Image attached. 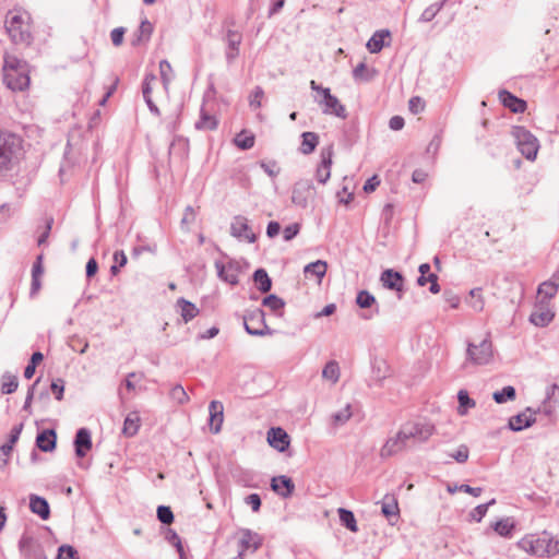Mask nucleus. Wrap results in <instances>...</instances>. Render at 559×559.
<instances>
[{"label":"nucleus","instance_id":"1","mask_svg":"<svg viewBox=\"0 0 559 559\" xmlns=\"http://www.w3.org/2000/svg\"><path fill=\"white\" fill-rule=\"evenodd\" d=\"M435 431V427L426 421H408L401 426L394 437L389 438L380 450V456L386 459L403 450L427 441Z\"/></svg>","mask_w":559,"mask_h":559},{"label":"nucleus","instance_id":"2","mask_svg":"<svg viewBox=\"0 0 559 559\" xmlns=\"http://www.w3.org/2000/svg\"><path fill=\"white\" fill-rule=\"evenodd\" d=\"M23 139L9 131H0V176L13 171L24 157Z\"/></svg>","mask_w":559,"mask_h":559},{"label":"nucleus","instance_id":"3","mask_svg":"<svg viewBox=\"0 0 559 559\" xmlns=\"http://www.w3.org/2000/svg\"><path fill=\"white\" fill-rule=\"evenodd\" d=\"M29 66L14 57L7 56L3 64V81L12 91H25L31 85Z\"/></svg>","mask_w":559,"mask_h":559},{"label":"nucleus","instance_id":"4","mask_svg":"<svg viewBox=\"0 0 559 559\" xmlns=\"http://www.w3.org/2000/svg\"><path fill=\"white\" fill-rule=\"evenodd\" d=\"M5 28L8 31L9 36L15 44L27 46L32 44V19L29 13H27L26 11H10L7 15Z\"/></svg>","mask_w":559,"mask_h":559},{"label":"nucleus","instance_id":"5","mask_svg":"<svg viewBox=\"0 0 559 559\" xmlns=\"http://www.w3.org/2000/svg\"><path fill=\"white\" fill-rule=\"evenodd\" d=\"M518 546L534 556H555L559 552V540H554L551 534L530 535L522 538Z\"/></svg>","mask_w":559,"mask_h":559},{"label":"nucleus","instance_id":"6","mask_svg":"<svg viewBox=\"0 0 559 559\" xmlns=\"http://www.w3.org/2000/svg\"><path fill=\"white\" fill-rule=\"evenodd\" d=\"M309 85L310 88L317 93L314 102L321 106L324 115H333L342 119L347 117L345 106L331 93L329 87L318 84L314 80H311Z\"/></svg>","mask_w":559,"mask_h":559},{"label":"nucleus","instance_id":"7","mask_svg":"<svg viewBox=\"0 0 559 559\" xmlns=\"http://www.w3.org/2000/svg\"><path fill=\"white\" fill-rule=\"evenodd\" d=\"M512 135L521 154L528 160H535L539 148L537 138L522 126L513 127Z\"/></svg>","mask_w":559,"mask_h":559},{"label":"nucleus","instance_id":"8","mask_svg":"<svg viewBox=\"0 0 559 559\" xmlns=\"http://www.w3.org/2000/svg\"><path fill=\"white\" fill-rule=\"evenodd\" d=\"M242 323L246 332L253 336L272 335L273 330L265 322V313L260 308L247 310L242 316Z\"/></svg>","mask_w":559,"mask_h":559},{"label":"nucleus","instance_id":"9","mask_svg":"<svg viewBox=\"0 0 559 559\" xmlns=\"http://www.w3.org/2000/svg\"><path fill=\"white\" fill-rule=\"evenodd\" d=\"M492 358V343L489 338L483 340L478 345L467 344L466 361L474 365H487Z\"/></svg>","mask_w":559,"mask_h":559},{"label":"nucleus","instance_id":"10","mask_svg":"<svg viewBox=\"0 0 559 559\" xmlns=\"http://www.w3.org/2000/svg\"><path fill=\"white\" fill-rule=\"evenodd\" d=\"M316 197V189L311 180L300 179L295 182L292 191V202L301 209L308 207Z\"/></svg>","mask_w":559,"mask_h":559},{"label":"nucleus","instance_id":"11","mask_svg":"<svg viewBox=\"0 0 559 559\" xmlns=\"http://www.w3.org/2000/svg\"><path fill=\"white\" fill-rule=\"evenodd\" d=\"M371 365V373L367 381V385L369 388H381L383 386V381L391 377V369L388 362L378 357H373L370 361Z\"/></svg>","mask_w":559,"mask_h":559},{"label":"nucleus","instance_id":"12","mask_svg":"<svg viewBox=\"0 0 559 559\" xmlns=\"http://www.w3.org/2000/svg\"><path fill=\"white\" fill-rule=\"evenodd\" d=\"M334 145L329 144L321 148L320 158L321 162L316 170V179L319 183H326L331 177V167L333 164Z\"/></svg>","mask_w":559,"mask_h":559},{"label":"nucleus","instance_id":"13","mask_svg":"<svg viewBox=\"0 0 559 559\" xmlns=\"http://www.w3.org/2000/svg\"><path fill=\"white\" fill-rule=\"evenodd\" d=\"M73 445L76 457L83 459L92 449L91 431L85 427L78 429L74 436Z\"/></svg>","mask_w":559,"mask_h":559},{"label":"nucleus","instance_id":"14","mask_svg":"<svg viewBox=\"0 0 559 559\" xmlns=\"http://www.w3.org/2000/svg\"><path fill=\"white\" fill-rule=\"evenodd\" d=\"M230 233L236 238H243L248 242L253 243L257 241V235L251 231L248 219L243 216H236L230 226Z\"/></svg>","mask_w":559,"mask_h":559},{"label":"nucleus","instance_id":"15","mask_svg":"<svg viewBox=\"0 0 559 559\" xmlns=\"http://www.w3.org/2000/svg\"><path fill=\"white\" fill-rule=\"evenodd\" d=\"M498 96L503 107L514 114H523L527 108V104L524 99L515 96L507 90H500Z\"/></svg>","mask_w":559,"mask_h":559},{"label":"nucleus","instance_id":"16","mask_svg":"<svg viewBox=\"0 0 559 559\" xmlns=\"http://www.w3.org/2000/svg\"><path fill=\"white\" fill-rule=\"evenodd\" d=\"M380 281L383 287L390 290L402 293L404 290V276L401 272L386 269L381 273Z\"/></svg>","mask_w":559,"mask_h":559},{"label":"nucleus","instance_id":"17","mask_svg":"<svg viewBox=\"0 0 559 559\" xmlns=\"http://www.w3.org/2000/svg\"><path fill=\"white\" fill-rule=\"evenodd\" d=\"M267 442L278 452H284L288 449L290 440L288 433L283 428L272 427L267 431Z\"/></svg>","mask_w":559,"mask_h":559},{"label":"nucleus","instance_id":"18","mask_svg":"<svg viewBox=\"0 0 559 559\" xmlns=\"http://www.w3.org/2000/svg\"><path fill=\"white\" fill-rule=\"evenodd\" d=\"M225 40L227 43V49L225 52L226 61L231 64L234 60L239 56V47L242 41V35L234 29L226 32Z\"/></svg>","mask_w":559,"mask_h":559},{"label":"nucleus","instance_id":"19","mask_svg":"<svg viewBox=\"0 0 559 559\" xmlns=\"http://www.w3.org/2000/svg\"><path fill=\"white\" fill-rule=\"evenodd\" d=\"M536 421L535 413L531 412V408H526L525 412L519 413L515 416H512L509 419L508 428L512 431H522L531 426H533Z\"/></svg>","mask_w":559,"mask_h":559},{"label":"nucleus","instance_id":"20","mask_svg":"<svg viewBox=\"0 0 559 559\" xmlns=\"http://www.w3.org/2000/svg\"><path fill=\"white\" fill-rule=\"evenodd\" d=\"M57 447V432L53 428L37 429V450L53 452Z\"/></svg>","mask_w":559,"mask_h":559},{"label":"nucleus","instance_id":"21","mask_svg":"<svg viewBox=\"0 0 559 559\" xmlns=\"http://www.w3.org/2000/svg\"><path fill=\"white\" fill-rule=\"evenodd\" d=\"M271 489L282 498H288L295 490L293 479L286 475L274 476L271 479Z\"/></svg>","mask_w":559,"mask_h":559},{"label":"nucleus","instance_id":"22","mask_svg":"<svg viewBox=\"0 0 559 559\" xmlns=\"http://www.w3.org/2000/svg\"><path fill=\"white\" fill-rule=\"evenodd\" d=\"M209 425L210 430L213 433H218L222 429V424L224 420V406L219 401H212L209 405Z\"/></svg>","mask_w":559,"mask_h":559},{"label":"nucleus","instance_id":"23","mask_svg":"<svg viewBox=\"0 0 559 559\" xmlns=\"http://www.w3.org/2000/svg\"><path fill=\"white\" fill-rule=\"evenodd\" d=\"M391 33L389 29H380L373 33V35L367 41V49L371 53L380 52L384 46H389V43H385V38H389Z\"/></svg>","mask_w":559,"mask_h":559},{"label":"nucleus","instance_id":"24","mask_svg":"<svg viewBox=\"0 0 559 559\" xmlns=\"http://www.w3.org/2000/svg\"><path fill=\"white\" fill-rule=\"evenodd\" d=\"M555 313L543 304L538 310H535L530 316V322L536 326L545 328L554 320Z\"/></svg>","mask_w":559,"mask_h":559},{"label":"nucleus","instance_id":"25","mask_svg":"<svg viewBox=\"0 0 559 559\" xmlns=\"http://www.w3.org/2000/svg\"><path fill=\"white\" fill-rule=\"evenodd\" d=\"M215 267L217 271V276L230 284V285H237L239 283L238 274L236 273V267L234 262L228 263V271H226V266L222 261H215Z\"/></svg>","mask_w":559,"mask_h":559},{"label":"nucleus","instance_id":"26","mask_svg":"<svg viewBox=\"0 0 559 559\" xmlns=\"http://www.w3.org/2000/svg\"><path fill=\"white\" fill-rule=\"evenodd\" d=\"M176 307L179 309L185 323L194 319L200 312L199 308L193 302L185 299L183 297L177 299Z\"/></svg>","mask_w":559,"mask_h":559},{"label":"nucleus","instance_id":"27","mask_svg":"<svg viewBox=\"0 0 559 559\" xmlns=\"http://www.w3.org/2000/svg\"><path fill=\"white\" fill-rule=\"evenodd\" d=\"M301 144L299 146V152L304 155H309L313 153L319 144V135L312 131H305L300 135Z\"/></svg>","mask_w":559,"mask_h":559},{"label":"nucleus","instance_id":"28","mask_svg":"<svg viewBox=\"0 0 559 559\" xmlns=\"http://www.w3.org/2000/svg\"><path fill=\"white\" fill-rule=\"evenodd\" d=\"M240 551L243 554L245 550L252 549L257 550L262 542L260 536L257 533L251 532L250 530H243L241 532V537L239 540Z\"/></svg>","mask_w":559,"mask_h":559},{"label":"nucleus","instance_id":"29","mask_svg":"<svg viewBox=\"0 0 559 559\" xmlns=\"http://www.w3.org/2000/svg\"><path fill=\"white\" fill-rule=\"evenodd\" d=\"M169 154L178 156L181 160L186 159L189 154V140L181 135H176L170 143Z\"/></svg>","mask_w":559,"mask_h":559},{"label":"nucleus","instance_id":"30","mask_svg":"<svg viewBox=\"0 0 559 559\" xmlns=\"http://www.w3.org/2000/svg\"><path fill=\"white\" fill-rule=\"evenodd\" d=\"M154 27L153 24L148 20H143L138 28V31L133 34V38L131 40L132 46H138L143 41H148Z\"/></svg>","mask_w":559,"mask_h":559},{"label":"nucleus","instance_id":"31","mask_svg":"<svg viewBox=\"0 0 559 559\" xmlns=\"http://www.w3.org/2000/svg\"><path fill=\"white\" fill-rule=\"evenodd\" d=\"M252 278H253V282H254L257 288L262 294H266V293H269L271 290V288H272V280H271V277L269 276L267 272L264 269H262V267L257 269L253 272Z\"/></svg>","mask_w":559,"mask_h":559},{"label":"nucleus","instance_id":"32","mask_svg":"<svg viewBox=\"0 0 559 559\" xmlns=\"http://www.w3.org/2000/svg\"><path fill=\"white\" fill-rule=\"evenodd\" d=\"M491 528L501 537L511 538L515 523L511 518L501 519L491 524Z\"/></svg>","mask_w":559,"mask_h":559},{"label":"nucleus","instance_id":"33","mask_svg":"<svg viewBox=\"0 0 559 559\" xmlns=\"http://www.w3.org/2000/svg\"><path fill=\"white\" fill-rule=\"evenodd\" d=\"M218 126L217 119L209 114L204 107L200 110V118L195 122L194 127L197 130H203V131H212L215 130Z\"/></svg>","mask_w":559,"mask_h":559},{"label":"nucleus","instance_id":"34","mask_svg":"<svg viewBox=\"0 0 559 559\" xmlns=\"http://www.w3.org/2000/svg\"><path fill=\"white\" fill-rule=\"evenodd\" d=\"M341 524L353 533L358 532L357 521L353 511L340 508L337 510Z\"/></svg>","mask_w":559,"mask_h":559},{"label":"nucleus","instance_id":"35","mask_svg":"<svg viewBox=\"0 0 559 559\" xmlns=\"http://www.w3.org/2000/svg\"><path fill=\"white\" fill-rule=\"evenodd\" d=\"M233 142L238 148L247 151L253 147L255 136L253 133L248 132L247 130H242L236 134Z\"/></svg>","mask_w":559,"mask_h":559},{"label":"nucleus","instance_id":"36","mask_svg":"<svg viewBox=\"0 0 559 559\" xmlns=\"http://www.w3.org/2000/svg\"><path fill=\"white\" fill-rule=\"evenodd\" d=\"M328 269V264L325 261L317 260L314 262L308 263L305 269L304 273L306 276H316L319 281L325 275Z\"/></svg>","mask_w":559,"mask_h":559},{"label":"nucleus","instance_id":"37","mask_svg":"<svg viewBox=\"0 0 559 559\" xmlns=\"http://www.w3.org/2000/svg\"><path fill=\"white\" fill-rule=\"evenodd\" d=\"M139 428H140V417L138 416V414L136 413L129 414L123 421L122 433L126 437H133L134 435L138 433Z\"/></svg>","mask_w":559,"mask_h":559},{"label":"nucleus","instance_id":"38","mask_svg":"<svg viewBox=\"0 0 559 559\" xmlns=\"http://www.w3.org/2000/svg\"><path fill=\"white\" fill-rule=\"evenodd\" d=\"M516 397V390L512 385L503 386L501 390L493 392L492 399L497 404H503L513 401Z\"/></svg>","mask_w":559,"mask_h":559},{"label":"nucleus","instance_id":"39","mask_svg":"<svg viewBox=\"0 0 559 559\" xmlns=\"http://www.w3.org/2000/svg\"><path fill=\"white\" fill-rule=\"evenodd\" d=\"M19 381L15 374L5 372L1 377V393L11 394L17 389Z\"/></svg>","mask_w":559,"mask_h":559},{"label":"nucleus","instance_id":"40","mask_svg":"<svg viewBox=\"0 0 559 559\" xmlns=\"http://www.w3.org/2000/svg\"><path fill=\"white\" fill-rule=\"evenodd\" d=\"M445 1L447 0L438 1V2H435V3L430 4L429 7H427L423 11V13L419 17V22L428 23V22L432 21L436 17V15L442 10V8L445 4Z\"/></svg>","mask_w":559,"mask_h":559},{"label":"nucleus","instance_id":"41","mask_svg":"<svg viewBox=\"0 0 559 559\" xmlns=\"http://www.w3.org/2000/svg\"><path fill=\"white\" fill-rule=\"evenodd\" d=\"M545 287H549V290L546 292V299L554 298L559 287V270H557L548 281L539 285V290H545Z\"/></svg>","mask_w":559,"mask_h":559},{"label":"nucleus","instance_id":"42","mask_svg":"<svg viewBox=\"0 0 559 559\" xmlns=\"http://www.w3.org/2000/svg\"><path fill=\"white\" fill-rule=\"evenodd\" d=\"M262 306L267 307L274 313H278L285 307V301L274 294H270L262 299Z\"/></svg>","mask_w":559,"mask_h":559},{"label":"nucleus","instance_id":"43","mask_svg":"<svg viewBox=\"0 0 559 559\" xmlns=\"http://www.w3.org/2000/svg\"><path fill=\"white\" fill-rule=\"evenodd\" d=\"M481 288L475 287L469 292V299H466V302L475 310L481 311L484 309L485 302L481 296Z\"/></svg>","mask_w":559,"mask_h":559},{"label":"nucleus","instance_id":"44","mask_svg":"<svg viewBox=\"0 0 559 559\" xmlns=\"http://www.w3.org/2000/svg\"><path fill=\"white\" fill-rule=\"evenodd\" d=\"M356 304L361 309L371 308L377 304L376 297L368 290H360L356 296Z\"/></svg>","mask_w":559,"mask_h":559},{"label":"nucleus","instance_id":"45","mask_svg":"<svg viewBox=\"0 0 559 559\" xmlns=\"http://www.w3.org/2000/svg\"><path fill=\"white\" fill-rule=\"evenodd\" d=\"M322 377L324 379L331 380L332 382H337L340 378L338 364L335 360L326 362L322 370Z\"/></svg>","mask_w":559,"mask_h":559},{"label":"nucleus","instance_id":"46","mask_svg":"<svg viewBox=\"0 0 559 559\" xmlns=\"http://www.w3.org/2000/svg\"><path fill=\"white\" fill-rule=\"evenodd\" d=\"M169 396L173 401L182 405L189 401V396L181 384H176L170 389Z\"/></svg>","mask_w":559,"mask_h":559},{"label":"nucleus","instance_id":"47","mask_svg":"<svg viewBox=\"0 0 559 559\" xmlns=\"http://www.w3.org/2000/svg\"><path fill=\"white\" fill-rule=\"evenodd\" d=\"M156 515L162 524L169 525L174 522V512L168 506H158Z\"/></svg>","mask_w":559,"mask_h":559},{"label":"nucleus","instance_id":"48","mask_svg":"<svg viewBox=\"0 0 559 559\" xmlns=\"http://www.w3.org/2000/svg\"><path fill=\"white\" fill-rule=\"evenodd\" d=\"M165 539L176 548L177 552L179 554L180 558L182 559L183 545H182V542H181V538L179 537V535L174 530L168 528L166 532V535H165Z\"/></svg>","mask_w":559,"mask_h":559},{"label":"nucleus","instance_id":"49","mask_svg":"<svg viewBox=\"0 0 559 559\" xmlns=\"http://www.w3.org/2000/svg\"><path fill=\"white\" fill-rule=\"evenodd\" d=\"M495 503H496V500L491 499L487 503L478 504L471 511V513H469L471 519L475 522H480L483 520V518L486 515L488 508Z\"/></svg>","mask_w":559,"mask_h":559},{"label":"nucleus","instance_id":"50","mask_svg":"<svg viewBox=\"0 0 559 559\" xmlns=\"http://www.w3.org/2000/svg\"><path fill=\"white\" fill-rule=\"evenodd\" d=\"M381 512L389 520L392 516L397 518L399 513H400L397 501L394 498H392L391 501L383 502L382 503V508H381Z\"/></svg>","mask_w":559,"mask_h":559},{"label":"nucleus","instance_id":"51","mask_svg":"<svg viewBox=\"0 0 559 559\" xmlns=\"http://www.w3.org/2000/svg\"><path fill=\"white\" fill-rule=\"evenodd\" d=\"M462 491V492H465V493H468L473 497H479L480 493L483 492V488L480 487H472L467 484H462L460 486H454V487H451V486H448V491L450 493H454L455 491Z\"/></svg>","mask_w":559,"mask_h":559},{"label":"nucleus","instance_id":"52","mask_svg":"<svg viewBox=\"0 0 559 559\" xmlns=\"http://www.w3.org/2000/svg\"><path fill=\"white\" fill-rule=\"evenodd\" d=\"M56 559H79L78 550L70 545H61L58 548Z\"/></svg>","mask_w":559,"mask_h":559},{"label":"nucleus","instance_id":"53","mask_svg":"<svg viewBox=\"0 0 559 559\" xmlns=\"http://www.w3.org/2000/svg\"><path fill=\"white\" fill-rule=\"evenodd\" d=\"M37 516L41 520H48L50 516V506L48 501L40 496H37Z\"/></svg>","mask_w":559,"mask_h":559},{"label":"nucleus","instance_id":"54","mask_svg":"<svg viewBox=\"0 0 559 559\" xmlns=\"http://www.w3.org/2000/svg\"><path fill=\"white\" fill-rule=\"evenodd\" d=\"M157 81V78L155 74L153 73H147L145 74L144 76V80L142 82V94H143V98L146 99V98H151V94H152V83L153 82H156Z\"/></svg>","mask_w":559,"mask_h":559},{"label":"nucleus","instance_id":"55","mask_svg":"<svg viewBox=\"0 0 559 559\" xmlns=\"http://www.w3.org/2000/svg\"><path fill=\"white\" fill-rule=\"evenodd\" d=\"M450 457L455 460L457 463H465L468 460L469 456V450L468 447L465 444H461L457 450L453 453L449 454Z\"/></svg>","mask_w":559,"mask_h":559},{"label":"nucleus","instance_id":"56","mask_svg":"<svg viewBox=\"0 0 559 559\" xmlns=\"http://www.w3.org/2000/svg\"><path fill=\"white\" fill-rule=\"evenodd\" d=\"M263 96H264L263 88L261 86H255L249 96V105L254 109L260 108L261 99L263 98Z\"/></svg>","mask_w":559,"mask_h":559},{"label":"nucleus","instance_id":"57","mask_svg":"<svg viewBox=\"0 0 559 559\" xmlns=\"http://www.w3.org/2000/svg\"><path fill=\"white\" fill-rule=\"evenodd\" d=\"M457 401H459V409L461 408H471L475 406V401L469 397L467 391L460 390L457 393Z\"/></svg>","mask_w":559,"mask_h":559},{"label":"nucleus","instance_id":"58","mask_svg":"<svg viewBox=\"0 0 559 559\" xmlns=\"http://www.w3.org/2000/svg\"><path fill=\"white\" fill-rule=\"evenodd\" d=\"M301 225L299 223H293L287 225L283 230V238L285 241H290L300 231Z\"/></svg>","mask_w":559,"mask_h":559},{"label":"nucleus","instance_id":"59","mask_svg":"<svg viewBox=\"0 0 559 559\" xmlns=\"http://www.w3.org/2000/svg\"><path fill=\"white\" fill-rule=\"evenodd\" d=\"M50 391L56 400L61 401L64 393V381L62 379L52 380L50 383Z\"/></svg>","mask_w":559,"mask_h":559},{"label":"nucleus","instance_id":"60","mask_svg":"<svg viewBox=\"0 0 559 559\" xmlns=\"http://www.w3.org/2000/svg\"><path fill=\"white\" fill-rule=\"evenodd\" d=\"M349 408L350 406L347 405L344 409L333 414L332 418L335 425H342L350 418L352 413Z\"/></svg>","mask_w":559,"mask_h":559},{"label":"nucleus","instance_id":"61","mask_svg":"<svg viewBox=\"0 0 559 559\" xmlns=\"http://www.w3.org/2000/svg\"><path fill=\"white\" fill-rule=\"evenodd\" d=\"M260 167L271 177V178H275L278 173H280V168H277V164L275 160H272V162H260Z\"/></svg>","mask_w":559,"mask_h":559},{"label":"nucleus","instance_id":"62","mask_svg":"<svg viewBox=\"0 0 559 559\" xmlns=\"http://www.w3.org/2000/svg\"><path fill=\"white\" fill-rule=\"evenodd\" d=\"M408 107L413 114H419L425 109V103L419 96H413L408 102Z\"/></svg>","mask_w":559,"mask_h":559},{"label":"nucleus","instance_id":"63","mask_svg":"<svg viewBox=\"0 0 559 559\" xmlns=\"http://www.w3.org/2000/svg\"><path fill=\"white\" fill-rule=\"evenodd\" d=\"M248 506L251 507L253 512H258L261 508V497L258 493H250L245 498Z\"/></svg>","mask_w":559,"mask_h":559},{"label":"nucleus","instance_id":"64","mask_svg":"<svg viewBox=\"0 0 559 559\" xmlns=\"http://www.w3.org/2000/svg\"><path fill=\"white\" fill-rule=\"evenodd\" d=\"M557 399H559V385L554 383V384L549 385L546 390V397L544 400V405L550 401L556 402Z\"/></svg>","mask_w":559,"mask_h":559}]
</instances>
